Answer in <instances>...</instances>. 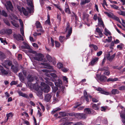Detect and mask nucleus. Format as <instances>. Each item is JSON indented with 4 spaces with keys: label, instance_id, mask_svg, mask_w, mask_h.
I'll list each match as a JSON object with an SVG mask.
<instances>
[{
    "label": "nucleus",
    "instance_id": "nucleus-26",
    "mask_svg": "<svg viewBox=\"0 0 125 125\" xmlns=\"http://www.w3.org/2000/svg\"><path fill=\"white\" fill-rule=\"evenodd\" d=\"M27 79L29 82H32L34 80V77L31 75H29L27 77Z\"/></svg>",
    "mask_w": 125,
    "mask_h": 125
},
{
    "label": "nucleus",
    "instance_id": "nucleus-9",
    "mask_svg": "<svg viewBox=\"0 0 125 125\" xmlns=\"http://www.w3.org/2000/svg\"><path fill=\"white\" fill-rule=\"evenodd\" d=\"M96 90L98 91H99V92L102 94L106 95L109 94V93L108 92L104 91L100 87H98L97 88H96Z\"/></svg>",
    "mask_w": 125,
    "mask_h": 125
},
{
    "label": "nucleus",
    "instance_id": "nucleus-43",
    "mask_svg": "<svg viewBox=\"0 0 125 125\" xmlns=\"http://www.w3.org/2000/svg\"><path fill=\"white\" fill-rule=\"evenodd\" d=\"M117 13L119 14L125 16V12L124 11H118Z\"/></svg>",
    "mask_w": 125,
    "mask_h": 125
},
{
    "label": "nucleus",
    "instance_id": "nucleus-18",
    "mask_svg": "<svg viewBox=\"0 0 125 125\" xmlns=\"http://www.w3.org/2000/svg\"><path fill=\"white\" fill-rule=\"evenodd\" d=\"M98 24L99 26L101 27L102 26L104 28V25L103 22L100 18H98Z\"/></svg>",
    "mask_w": 125,
    "mask_h": 125
},
{
    "label": "nucleus",
    "instance_id": "nucleus-37",
    "mask_svg": "<svg viewBox=\"0 0 125 125\" xmlns=\"http://www.w3.org/2000/svg\"><path fill=\"white\" fill-rule=\"evenodd\" d=\"M22 10L24 14L25 15H27L28 13V12L24 8H22Z\"/></svg>",
    "mask_w": 125,
    "mask_h": 125
},
{
    "label": "nucleus",
    "instance_id": "nucleus-38",
    "mask_svg": "<svg viewBox=\"0 0 125 125\" xmlns=\"http://www.w3.org/2000/svg\"><path fill=\"white\" fill-rule=\"evenodd\" d=\"M69 125H83L82 124L79 122H77L76 123L74 124L73 122H70Z\"/></svg>",
    "mask_w": 125,
    "mask_h": 125
},
{
    "label": "nucleus",
    "instance_id": "nucleus-10",
    "mask_svg": "<svg viewBox=\"0 0 125 125\" xmlns=\"http://www.w3.org/2000/svg\"><path fill=\"white\" fill-rule=\"evenodd\" d=\"M112 53L111 52H109L107 54L106 56V59L107 60H109V61H111L114 59L115 56V54L114 53L112 56H111V53Z\"/></svg>",
    "mask_w": 125,
    "mask_h": 125
},
{
    "label": "nucleus",
    "instance_id": "nucleus-17",
    "mask_svg": "<svg viewBox=\"0 0 125 125\" xmlns=\"http://www.w3.org/2000/svg\"><path fill=\"white\" fill-rule=\"evenodd\" d=\"M99 59L98 57H95L93 58L91 62V65H93L96 64L97 62Z\"/></svg>",
    "mask_w": 125,
    "mask_h": 125
},
{
    "label": "nucleus",
    "instance_id": "nucleus-62",
    "mask_svg": "<svg viewBox=\"0 0 125 125\" xmlns=\"http://www.w3.org/2000/svg\"><path fill=\"white\" fill-rule=\"evenodd\" d=\"M41 33H37L36 32H35L33 35L34 36H36L37 35H41Z\"/></svg>",
    "mask_w": 125,
    "mask_h": 125
},
{
    "label": "nucleus",
    "instance_id": "nucleus-27",
    "mask_svg": "<svg viewBox=\"0 0 125 125\" xmlns=\"http://www.w3.org/2000/svg\"><path fill=\"white\" fill-rule=\"evenodd\" d=\"M120 116L123 118L122 121L123 123L125 124V114H122L121 113L120 114Z\"/></svg>",
    "mask_w": 125,
    "mask_h": 125
},
{
    "label": "nucleus",
    "instance_id": "nucleus-56",
    "mask_svg": "<svg viewBox=\"0 0 125 125\" xmlns=\"http://www.w3.org/2000/svg\"><path fill=\"white\" fill-rule=\"evenodd\" d=\"M108 39H106V41L110 42L112 40V37L111 36L108 37Z\"/></svg>",
    "mask_w": 125,
    "mask_h": 125
},
{
    "label": "nucleus",
    "instance_id": "nucleus-60",
    "mask_svg": "<svg viewBox=\"0 0 125 125\" xmlns=\"http://www.w3.org/2000/svg\"><path fill=\"white\" fill-rule=\"evenodd\" d=\"M23 27H21L20 29L21 33L23 36H24V32L23 30Z\"/></svg>",
    "mask_w": 125,
    "mask_h": 125
},
{
    "label": "nucleus",
    "instance_id": "nucleus-63",
    "mask_svg": "<svg viewBox=\"0 0 125 125\" xmlns=\"http://www.w3.org/2000/svg\"><path fill=\"white\" fill-rule=\"evenodd\" d=\"M37 115L39 117H40L42 116V113L39 111H38V112L37 113Z\"/></svg>",
    "mask_w": 125,
    "mask_h": 125
},
{
    "label": "nucleus",
    "instance_id": "nucleus-59",
    "mask_svg": "<svg viewBox=\"0 0 125 125\" xmlns=\"http://www.w3.org/2000/svg\"><path fill=\"white\" fill-rule=\"evenodd\" d=\"M59 114L60 115L63 116H65L66 115V114L63 112H60Z\"/></svg>",
    "mask_w": 125,
    "mask_h": 125
},
{
    "label": "nucleus",
    "instance_id": "nucleus-44",
    "mask_svg": "<svg viewBox=\"0 0 125 125\" xmlns=\"http://www.w3.org/2000/svg\"><path fill=\"white\" fill-rule=\"evenodd\" d=\"M118 89L119 90L121 91L125 90V85L120 86L119 87Z\"/></svg>",
    "mask_w": 125,
    "mask_h": 125
},
{
    "label": "nucleus",
    "instance_id": "nucleus-15",
    "mask_svg": "<svg viewBox=\"0 0 125 125\" xmlns=\"http://www.w3.org/2000/svg\"><path fill=\"white\" fill-rule=\"evenodd\" d=\"M51 97L52 95L51 94H47L45 96L44 100L46 101L49 102L50 101V100Z\"/></svg>",
    "mask_w": 125,
    "mask_h": 125
},
{
    "label": "nucleus",
    "instance_id": "nucleus-52",
    "mask_svg": "<svg viewBox=\"0 0 125 125\" xmlns=\"http://www.w3.org/2000/svg\"><path fill=\"white\" fill-rule=\"evenodd\" d=\"M88 16V15L86 14H83V17L84 19H86L87 20H88L87 18Z\"/></svg>",
    "mask_w": 125,
    "mask_h": 125
},
{
    "label": "nucleus",
    "instance_id": "nucleus-2",
    "mask_svg": "<svg viewBox=\"0 0 125 125\" xmlns=\"http://www.w3.org/2000/svg\"><path fill=\"white\" fill-rule=\"evenodd\" d=\"M41 90L44 92L47 93L50 91V88L48 85L43 82L41 83Z\"/></svg>",
    "mask_w": 125,
    "mask_h": 125
},
{
    "label": "nucleus",
    "instance_id": "nucleus-6",
    "mask_svg": "<svg viewBox=\"0 0 125 125\" xmlns=\"http://www.w3.org/2000/svg\"><path fill=\"white\" fill-rule=\"evenodd\" d=\"M97 80H99L101 81H104L107 79L106 77L104 75H102L100 76L99 75L96 74L95 77Z\"/></svg>",
    "mask_w": 125,
    "mask_h": 125
},
{
    "label": "nucleus",
    "instance_id": "nucleus-33",
    "mask_svg": "<svg viewBox=\"0 0 125 125\" xmlns=\"http://www.w3.org/2000/svg\"><path fill=\"white\" fill-rule=\"evenodd\" d=\"M89 47L91 48H93L95 50H96L98 49V47L96 45L94 44H90L89 45Z\"/></svg>",
    "mask_w": 125,
    "mask_h": 125
},
{
    "label": "nucleus",
    "instance_id": "nucleus-42",
    "mask_svg": "<svg viewBox=\"0 0 125 125\" xmlns=\"http://www.w3.org/2000/svg\"><path fill=\"white\" fill-rule=\"evenodd\" d=\"M104 13L108 16L112 18L113 16H114L113 14L112 13H109L107 12H104Z\"/></svg>",
    "mask_w": 125,
    "mask_h": 125
},
{
    "label": "nucleus",
    "instance_id": "nucleus-35",
    "mask_svg": "<svg viewBox=\"0 0 125 125\" xmlns=\"http://www.w3.org/2000/svg\"><path fill=\"white\" fill-rule=\"evenodd\" d=\"M84 96L85 97L86 101L87 102H88L89 101V100L88 98V95L87 94V92L86 91H84Z\"/></svg>",
    "mask_w": 125,
    "mask_h": 125
},
{
    "label": "nucleus",
    "instance_id": "nucleus-47",
    "mask_svg": "<svg viewBox=\"0 0 125 125\" xmlns=\"http://www.w3.org/2000/svg\"><path fill=\"white\" fill-rule=\"evenodd\" d=\"M103 74L107 75H109L110 74V72L109 70H107L104 71Z\"/></svg>",
    "mask_w": 125,
    "mask_h": 125
},
{
    "label": "nucleus",
    "instance_id": "nucleus-46",
    "mask_svg": "<svg viewBox=\"0 0 125 125\" xmlns=\"http://www.w3.org/2000/svg\"><path fill=\"white\" fill-rule=\"evenodd\" d=\"M55 47L56 48H59L60 46V43L57 41H55Z\"/></svg>",
    "mask_w": 125,
    "mask_h": 125
},
{
    "label": "nucleus",
    "instance_id": "nucleus-20",
    "mask_svg": "<svg viewBox=\"0 0 125 125\" xmlns=\"http://www.w3.org/2000/svg\"><path fill=\"white\" fill-rule=\"evenodd\" d=\"M84 112L87 115H89L91 113V109L89 108L85 109L84 110Z\"/></svg>",
    "mask_w": 125,
    "mask_h": 125
},
{
    "label": "nucleus",
    "instance_id": "nucleus-64",
    "mask_svg": "<svg viewBox=\"0 0 125 125\" xmlns=\"http://www.w3.org/2000/svg\"><path fill=\"white\" fill-rule=\"evenodd\" d=\"M24 124H26L27 125H30V124L29 122L27 120H25L24 119L23 120Z\"/></svg>",
    "mask_w": 125,
    "mask_h": 125
},
{
    "label": "nucleus",
    "instance_id": "nucleus-57",
    "mask_svg": "<svg viewBox=\"0 0 125 125\" xmlns=\"http://www.w3.org/2000/svg\"><path fill=\"white\" fill-rule=\"evenodd\" d=\"M0 33L1 34L3 35L6 33V30L4 29H2L0 31Z\"/></svg>",
    "mask_w": 125,
    "mask_h": 125
},
{
    "label": "nucleus",
    "instance_id": "nucleus-4",
    "mask_svg": "<svg viewBox=\"0 0 125 125\" xmlns=\"http://www.w3.org/2000/svg\"><path fill=\"white\" fill-rule=\"evenodd\" d=\"M44 56L41 53H37L35 54V56L33 57L34 59L38 61H42L43 60Z\"/></svg>",
    "mask_w": 125,
    "mask_h": 125
},
{
    "label": "nucleus",
    "instance_id": "nucleus-1",
    "mask_svg": "<svg viewBox=\"0 0 125 125\" xmlns=\"http://www.w3.org/2000/svg\"><path fill=\"white\" fill-rule=\"evenodd\" d=\"M33 88L37 92H36L37 95L41 99H43L42 92V90H41V87L39 86V84L38 83H36L34 84L33 86Z\"/></svg>",
    "mask_w": 125,
    "mask_h": 125
},
{
    "label": "nucleus",
    "instance_id": "nucleus-36",
    "mask_svg": "<svg viewBox=\"0 0 125 125\" xmlns=\"http://www.w3.org/2000/svg\"><path fill=\"white\" fill-rule=\"evenodd\" d=\"M92 107L94 110H98L99 109L98 105L95 104H93L92 106Z\"/></svg>",
    "mask_w": 125,
    "mask_h": 125
},
{
    "label": "nucleus",
    "instance_id": "nucleus-50",
    "mask_svg": "<svg viewBox=\"0 0 125 125\" xmlns=\"http://www.w3.org/2000/svg\"><path fill=\"white\" fill-rule=\"evenodd\" d=\"M110 6L112 8L116 9H118L119 7L114 5H111Z\"/></svg>",
    "mask_w": 125,
    "mask_h": 125
},
{
    "label": "nucleus",
    "instance_id": "nucleus-48",
    "mask_svg": "<svg viewBox=\"0 0 125 125\" xmlns=\"http://www.w3.org/2000/svg\"><path fill=\"white\" fill-rule=\"evenodd\" d=\"M65 39L64 37V36H60L59 38V40L61 42H62Z\"/></svg>",
    "mask_w": 125,
    "mask_h": 125
},
{
    "label": "nucleus",
    "instance_id": "nucleus-22",
    "mask_svg": "<svg viewBox=\"0 0 125 125\" xmlns=\"http://www.w3.org/2000/svg\"><path fill=\"white\" fill-rule=\"evenodd\" d=\"M53 104H55V103L58 102L59 100V97H57L56 96H53Z\"/></svg>",
    "mask_w": 125,
    "mask_h": 125
},
{
    "label": "nucleus",
    "instance_id": "nucleus-45",
    "mask_svg": "<svg viewBox=\"0 0 125 125\" xmlns=\"http://www.w3.org/2000/svg\"><path fill=\"white\" fill-rule=\"evenodd\" d=\"M6 33L8 34H11L12 33L11 30L10 29H7L6 30Z\"/></svg>",
    "mask_w": 125,
    "mask_h": 125
},
{
    "label": "nucleus",
    "instance_id": "nucleus-54",
    "mask_svg": "<svg viewBox=\"0 0 125 125\" xmlns=\"http://www.w3.org/2000/svg\"><path fill=\"white\" fill-rule=\"evenodd\" d=\"M62 64L60 63H59L57 64V67L59 69L62 68Z\"/></svg>",
    "mask_w": 125,
    "mask_h": 125
},
{
    "label": "nucleus",
    "instance_id": "nucleus-8",
    "mask_svg": "<svg viewBox=\"0 0 125 125\" xmlns=\"http://www.w3.org/2000/svg\"><path fill=\"white\" fill-rule=\"evenodd\" d=\"M46 58L49 62H52V64L55 65L56 63L55 59L52 58L48 54L46 56Z\"/></svg>",
    "mask_w": 125,
    "mask_h": 125
},
{
    "label": "nucleus",
    "instance_id": "nucleus-19",
    "mask_svg": "<svg viewBox=\"0 0 125 125\" xmlns=\"http://www.w3.org/2000/svg\"><path fill=\"white\" fill-rule=\"evenodd\" d=\"M48 84L52 86L53 91L54 92H55L58 89V88L56 87L53 86V83L51 82H49Z\"/></svg>",
    "mask_w": 125,
    "mask_h": 125
},
{
    "label": "nucleus",
    "instance_id": "nucleus-34",
    "mask_svg": "<svg viewBox=\"0 0 125 125\" xmlns=\"http://www.w3.org/2000/svg\"><path fill=\"white\" fill-rule=\"evenodd\" d=\"M61 110L60 108L58 107L56 108V109H54L51 112V113L52 114H53L55 113H56L57 111H60Z\"/></svg>",
    "mask_w": 125,
    "mask_h": 125
},
{
    "label": "nucleus",
    "instance_id": "nucleus-16",
    "mask_svg": "<svg viewBox=\"0 0 125 125\" xmlns=\"http://www.w3.org/2000/svg\"><path fill=\"white\" fill-rule=\"evenodd\" d=\"M77 115L79 118H86L87 117L86 114L83 113H78L77 114Z\"/></svg>",
    "mask_w": 125,
    "mask_h": 125
},
{
    "label": "nucleus",
    "instance_id": "nucleus-21",
    "mask_svg": "<svg viewBox=\"0 0 125 125\" xmlns=\"http://www.w3.org/2000/svg\"><path fill=\"white\" fill-rule=\"evenodd\" d=\"M65 12L68 13L70 14V11L69 8V6L68 4L66 3L65 5Z\"/></svg>",
    "mask_w": 125,
    "mask_h": 125
},
{
    "label": "nucleus",
    "instance_id": "nucleus-12",
    "mask_svg": "<svg viewBox=\"0 0 125 125\" xmlns=\"http://www.w3.org/2000/svg\"><path fill=\"white\" fill-rule=\"evenodd\" d=\"M41 64L42 65L45 66H46V68L51 69H53L52 67L50 66L49 63L45 62H43L41 63Z\"/></svg>",
    "mask_w": 125,
    "mask_h": 125
},
{
    "label": "nucleus",
    "instance_id": "nucleus-29",
    "mask_svg": "<svg viewBox=\"0 0 125 125\" xmlns=\"http://www.w3.org/2000/svg\"><path fill=\"white\" fill-rule=\"evenodd\" d=\"M0 59L2 60L6 58V56L4 54L0 51Z\"/></svg>",
    "mask_w": 125,
    "mask_h": 125
},
{
    "label": "nucleus",
    "instance_id": "nucleus-3",
    "mask_svg": "<svg viewBox=\"0 0 125 125\" xmlns=\"http://www.w3.org/2000/svg\"><path fill=\"white\" fill-rule=\"evenodd\" d=\"M27 1L28 5L31 7V8H30L28 7L27 8V9L28 11L30 13H31L32 12H33V6L32 4V0H27Z\"/></svg>",
    "mask_w": 125,
    "mask_h": 125
},
{
    "label": "nucleus",
    "instance_id": "nucleus-53",
    "mask_svg": "<svg viewBox=\"0 0 125 125\" xmlns=\"http://www.w3.org/2000/svg\"><path fill=\"white\" fill-rule=\"evenodd\" d=\"M21 48L22 49H30V47L29 45H27V46H21Z\"/></svg>",
    "mask_w": 125,
    "mask_h": 125
},
{
    "label": "nucleus",
    "instance_id": "nucleus-32",
    "mask_svg": "<svg viewBox=\"0 0 125 125\" xmlns=\"http://www.w3.org/2000/svg\"><path fill=\"white\" fill-rule=\"evenodd\" d=\"M117 80L118 79L117 78H115L114 79H113L111 78H110L107 79V82H114L116 81H117Z\"/></svg>",
    "mask_w": 125,
    "mask_h": 125
},
{
    "label": "nucleus",
    "instance_id": "nucleus-24",
    "mask_svg": "<svg viewBox=\"0 0 125 125\" xmlns=\"http://www.w3.org/2000/svg\"><path fill=\"white\" fill-rule=\"evenodd\" d=\"M104 33L106 36L110 35H111V33L106 28H105L104 30Z\"/></svg>",
    "mask_w": 125,
    "mask_h": 125
},
{
    "label": "nucleus",
    "instance_id": "nucleus-5",
    "mask_svg": "<svg viewBox=\"0 0 125 125\" xmlns=\"http://www.w3.org/2000/svg\"><path fill=\"white\" fill-rule=\"evenodd\" d=\"M66 31L68 32V34L66 35V37L67 38V39L70 36L72 31V28L71 27H70V25L68 23H67V24Z\"/></svg>",
    "mask_w": 125,
    "mask_h": 125
},
{
    "label": "nucleus",
    "instance_id": "nucleus-39",
    "mask_svg": "<svg viewBox=\"0 0 125 125\" xmlns=\"http://www.w3.org/2000/svg\"><path fill=\"white\" fill-rule=\"evenodd\" d=\"M36 25L37 29L41 28L42 27L40 23L38 21H37L36 23Z\"/></svg>",
    "mask_w": 125,
    "mask_h": 125
},
{
    "label": "nucleus",
    "instance_id": "nucleus-40",
    "mask_svg": "<svg viewBox=\"0 0 125 125\" xmlns=\"http://www.w3.org/2000/svg\"><path fill=\"white\" fill-rule=\"evenodd\" d=\"M112 18H113V19H114L119 22L120 23H121V22L119 19V18L117 17V16L114 15L113 16V17H112Z\"/></svg>",
    "mask_w": 125,
    "mask_h": 125
},
{
    "label": "nucleus",
    "instance_id": "nucleus-23",
    "mask_svg": "<svg viewBox=\"0 0 125 125\" xmlns=\"http://www.w3.org/2000/svg\"><path fill=\"white\" fill-rule=\"evenodd\" d=\"M19 76L21 81L22 82H23L24 81V78L22 73H19Z\"/></svg>",
    "mask_w": 125,
    "mask_h": 125
},
{
    "label": "nucleus",
    "instance_id": "nucleus-30",
    "mask_svg": "<svg viewBox=\"0 0 125 125\" xmlns=\"http://www.w3.org/2000/svg\"><path fill=\"white\" fill-rule=\"evenodd\" d=\"M11 69L14 72L16 73L18 71V68L17 67H15L12 65L11 66Z\"/></svg>",
    "mask_w": 125,
    "mask_h": 125
},
{
    "label": "nucleus",
    "instance_id": "nucleus-28",
    "mask_svg": "<svg viewBox=\"0 0 125 125\" xmlns=\"http://www.w3.org/2000/svg\"><path fill=\"white\" fill-rule=\"evenodd\" d=\"M119 93V91L117 89H113L112 91V93L113 94H117Z\"/></svg>",
    "mask_w": 125,
    "mask_h": 125
},
{
    "label": "nucleus",
    "instance_id": "nucleus-41",
    "mask_svg": "<svg viewBox=\"0 0 125 125\" xmlns=\"http://www.w3.org/2000/svg\"><path fill=\"white\" fill-rule=\"evenodd\" d=\"M99 70L100 71H104L109 70V68L108 67H104L103 68H102L100 69Z\"/></svg>",
    "mask_w": 125,
    "mask_h": 125
},
{
    "label": "nucleus",
    "instance_id": "nucleus-11",
    "mask_svg": "<svg viewBox=\"0 0 125 125\" xmlns=\"http://www.w3.org/2000/svg\"><path fill=\"white\" fill-rule=\"evenodd\" d=\"M2 64L3 66L6 68H8L6 66L7 65L9 66L12 65V62L9 60L5 61Z\"/></svg>",
    "mask_w": 125,
    "mask_h": 125
},
{
    "label": "nucleus",
    "instance_id": "nucleus-31",
    "mask_svg": "<svg viewBox=\"0 0 125 125\" xmlns=\"http://www.w3.org/2000/svg\"><path fill=\"white\" fill-rule=\"evenodd\" d=\"M0 15H2L5 17H7L8 16L7 13L4 10H3L2 12H1V11L0 10Z\"/></svg>",
    "mask_w": 125,
    "mask_h": 125
},
{
    "label": "nucleus",
    "instance_id": "nucleus-55",
    "mask_svg": "<svg viewBox=\"0 0 125 125\" xmlns=\"http://www.w3.org/2000/svg\"><path fill=\"white\" fill-rule=\"evenodd\" d=\"M2 73L4 74L7 75L8 74V72L4 69L1 72Z\"/></svg>",
    "mask_w": 125,
    "mask_h": 125
},
{
    "label": "nucleus",
    "instance_id": "nucleus-13",
    "mask_svg": "<svg viewBox=\"0 0 125 125\" xmlns=\"http://www.w3.org/2000/svg\"><path fill=\"white\" fill-rule=\"evenodd\" d=\"M14 37L16 39L18 40H21L22 41L23 40V39L22 37L20 34L16 35L15 34L13 35Z\"/></svg>",
    "mask_w": 125,
    "mask_h": 125
},
{
    "label": "nucleus",
    "instance_id": "nucleus-61",
    "mask_svg": "<svg viewBox=\"0 0 125 125\" xmlns=\"http://www.w3.org/2000/svg\"><path fill=\"white\" fill-rule=\"evenodd\" d=\"M61 70L62 71L64 72H67L68 70V69L64 67H62Z\"/></svg>",
    "mask_w": 125,
    "mask_h": 125
},
{
    "label": "nucleus",
    "instance_id": "nucleus-7",
    "mask_svg": "<svg viewBox=\"0 0 125 125\" xmlns=\"http://www.w3.org/2000/svg\"><path fill=\"white\" fill-rule=\"evenodd\" d=\"M4 4L8 10H12L13 7L10 2L9 1L6 2V4L5 3Z\"/></svg>",
    "mask_w": 125,
    "mask_h": 125
},
{
    "label": "nucleus",
    "instance_id": "nucleus-25",
    "mask_svg": "<svg viewBox=\"0 0 125 125\" xmlns=\"http://www.w3.org/2000/svg\"><path fill=\"white\" fill-rule=\"evenodd\" d=\"M19 94L20 96H21L27 99L29 98V97L28 95L26 94L23 93L21 92H19Z\"/></svg>",
    "mask_w": 125,
    "mask_h": 125
},
{
    "label": "nucleus",
    "instance_id": "nucleus-58",
    "mask_svg": "<svg viewBox=\"0 0 125 125\" xmlns=\"http://www.w3.org/2000/svg\"><path fill=\"white\" fill-rule=\"evenodd\" d=\"M37 31L38 32H41V33H43L44 32V31L42 30V27H41V28L38 29L37 30Z\"/></svg>",
    "mask_w": 125,
    "mask_h": 125
},
{
    "label": "nucleus",
    "instance_id": "nucleus-49",
    "mask_svg": "<svg viewBox=\"0 0 125 125\" xmlns=\"http://www.w3.org/2000/svg\"><path fill=\"white\" fill-rule=\"evenodd\" d=\"M12 24L14 26L16 27H19V25L16 23L11 21V22Z\"/></svg>",
    "mask_w": 125,
    "mask_h": 125
},
{
    "label": "nucleus",
    "instance_id": "nucleus-14",
    "mask_svg": "<svg viewBox=\"0 0 125 125\" xmlns=\"http://www.w3.org/2000/svg\"><path fill=\"white\" fill-rule=\"evenodd\" d=\"M102 30H100L99 28H97L96 29L95 33H97L99 35L100 37L101 38L103 36Z\"/></svg>",
    "mask_w": 125,
    "mask_h": 125
},
{
    "label": "nucleus",
    "instance_id": "nucleus-51",
    "mask_svg": "<svg viewBox=\"0 0 125 125\" xmlns=\"http://www.w3.org/2000/svg\"><path fill=\"white\" fill-rule=\"evenodd\" d=\"M62 79L66 83H67L68 82V78L65 76H63Z\"/></svg>",
    "mask_w": 125,
    "mask_h": 125
}]
</instances>
